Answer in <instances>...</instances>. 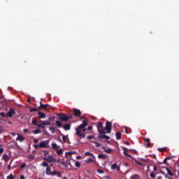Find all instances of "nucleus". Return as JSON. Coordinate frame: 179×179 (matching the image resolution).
<instances>
[{"label": "nucleus", "instance_id": "ea45409f", "mask_svg": "<svg viewBox=\"0 0 179 179\" xmlns=\"http://www.w3.org/2000/svg\"><path fill=\"white\" fill-rule=\"evenodd\" d=\"M0 115L2 118H5V117H6V115L3 112L0 113Z\"/></svg>", "mask_w": 179, "mask_h": 179}, {"label": "nucleus", "instance_id": "dca6fc26", "mask_svg": "<svg viewBox=\"0 0 179 179\" xmlns=\"http://www.w3.org/2000/svg\"><path fill=\"white\" fill-rule=\"evenodd\" d=\"M3 159L4 160V162H9V160H10V157H9V155L4 154L3 155Z\"/></svg>", "mask_w": 179, "mask_h": 179}, {"label": "nucleus", "instance_id": "20e7f679", "mask_svg": "<svg viewBox=\"0 0 179 179\" xmlns=\"http://www.w3.org/2000/svg\"><path fill=\"white\" fill-rule=\"evenodd\" d=\"M41 166L43 167H46L45 173L47 176H51V167L48 166V163H47V162H43Z\"/></svg>", "mask_w": 179, "mask_h": 179}, {"label": "nucleus", "instance_id": "0eeeda50", "mask_svg": "<svg viewBox=\"0 0 179 179\" xmlns=\"http://www.w3.org/2000/svg\"><path fill=\"white\" fill-rule=\"evenodd\" d=\"M105 129H106L107 134H111V129H113V124L110 122H106Z\"/></svg>", "mask_w": 179, "mask_h": 179}, {"label": "nucleus", "instance_id": "052dcab7", "mask_svg": "<svg viewBox=\"0 0 179 179\" xmlns=\"http://www.w3.org/2000/svg\"><path fill=\"white\" fill-rule=\"evenodd\" d=\"M153 170L154 171H157V166H154Z\"/></svg>", "mask_w": 179, "mask_h": 179}, {"label": "nucleus", "instance_id": "f3484780", "mask_svg": "<svg viewBox=\"0 0 179 179\" xmlns=\"http://www.w3.org/2000/svg\"><path fill=\"white\" fill-rule=\"evenodd\" d=\"M52 148L55 150H58V149H59V146H58V145H57L55 143H52Z\"/></svg>", "mask_w": 179, "mask_h": 179}, {"label": "nucleus", "instance_id": "79ce46f5", "mask_svg": "<svg viewBox=\"0 0 179 179\" xmlns=\"http://www.w3.org/2000/svg\"><path fill=\"white\" fill-rule=\"evenodd\" d=\"M62 141H64V142H66V136L64 134H62Z\"/></svg>", "mask_w": 179, "mask_h": 179}, {"label": "nucleus", "instance_id": "338daca9", "mask_svg": "<svg viewBox=\"0 0 179 179\" xmlns=\"http://www.w3.org/2000/svg\"><path fill=\"white\" fill-rule=\"evenodd\" d=\"M124 143H125L126 145H129V142H128V141H125Z\"/></svg>", "mask_w": 179, "mask_h": 179}, {"label": "nucleus", "instance_id": "aec40b11", "mask_svg": "<svg viewBox=\"0 0 179 179\" xmlns=\"http://www.w3.org/2000/svg\"><path fill=\"white\" fill-rule=\"evenodd\" d=\"M55 124L57 127H58V128H62V122H61L60 121L56 120Z\"/></svg>", "mask_w": 179, "mask_h": 179}, {"label": "nucleus", "instance_id": "680f3d73", "mask_svg": "<svg viewBox=\"0 0 179 179\" xmlns=\"http://www.w3.org/2000/svg\"><path fill=\"white\" fill-rule=\"evenodd\" d=\"M20 179H25L24 176L21 175Z\"/></svg>", "mask_w": 179, "mask_h": 179}, {"label": "nucleus", "instance_id": "c85d7f7f", "mask_svg": "<svg viewBox=\"0 0 179 179\" xmlns=\"http://www.w3.org/2000/svg\"><path fill=\"white\" fill-rule=\"evenodd\" d=\"M93 143H94L95 146H96V148H100V146H101V145H100V143H97L96 141H92Z\"/></svg>", "mask_w": 179, "mask_h": 179}, {"label": "nucleus", "instance_id": "2eb2a0df", "mask_svg": "<svg viewBox=\"0 0 179 179\" xmlns=\"http://www.w3.org/2000/svg\"><path fill=\"white\" fill-rule=\"evenodd\" d=\"M17 138H16V141H19L20 142H23L24 141V137L22 136L21 134H17Z\"/></svg>", "mask_w": 179, "mask_h": 179}, {"label": "nucleus", "instance_id": "6ab92c4d", "mask_svg": "<svg viewBox=\"0 0 179 179\" xmlns=\"http://www.w3.org/2000/svg\"><path fill=\"white\" fill-rule=\"evenodd\" d=\"M40 108H43V110H45V108H47V107H48V103L47 104H43V103H40Z\"/></svg>", "mask_w": 179, "mask_h": 179}, {"label": "nucleus", "instance_id": "f8f14e48", "mask_svg": "<svg viewBox=\"0 0 179 179\" xmlns=\"http://www.w3.org/2000/svg\"><path fill=\"white\" fill-rule=\"evenodd\" d=\"M98 138L99 139H106V141H108V139H110V136H107V135H105L103 134H101Z\"/></svg>", "mask_w": 179, "mask_h": 179}, {"label": "nucleus", "instance_id": "58836bf2", "mask_svg": "<svg viewBox=\"0 0 179 179\" xmlns=\"http://www.w3.org/2000/svg\"><path fill=\"white\" fill-rule=\"evenodd\" d=\"M87 139H89V140H90V139H94V136H93V135L87 136Z\"/></svg>", "mask_w": 179, "mask_h": 179}, {"label": "nucleus", "instance_id": "3c124183", "mask_svg": "<svg viewBox=\"0 0 179 179\" xmlns=\"http://www.w3.org/2000/svg\"><path fill=\"white\" fill-rule=\"evenodd\" d=\"M34 148H35L36 149H38V148H40V145L34 144Z\"/></svg>", "mask_w": 179, "mask_h": 179}, {"label": "nucleus", "instance_id": "4c0bfd02", "mask_svg": "<svg viewBox=\"0 0 179 179\" xmlns=\"http://www.w3.org/2000/svg\"><path fill=\"white\" fill-rule=\"evenodd\" d=\"M68 155H69L70 156H72V155H73V152H66V157H68Z\"/></svg>", "mask_w": 179, "mask_h": 179}, {"label": "nucleus", "instance_id": "b1692460", "mask_svg": "<svg viewBox=\"0 0 179 179\" xmlns=\"http://www.w3.org/2000/svg\"><path fill=\"white\" fill-rule=\"evenodd\" d=\"M98 159H103L105 160L106 159V155L105 154H99L98 155Z\"/></svg>", "mask_w": 179, "mask_h": 179}, {"label": "nucleus", "instance_id": "a19ab883", "mask_svg": "<svg viewBox=\"0 0 179 179\" xmlns=\"http://www.w3.org/2000/svg\"><path fill=\"white\" fill-rule=\"evenodd\" d=\"M76 167H80V162H76L75 164Z\"/></svg>", "mask_w": 179, "mask_h": 179}, {"label": "nucleus", "instance_id": "6e6552de", "mask_svg": "<svg viewBox=\"0 0 179 179\" xmlns=\"http://www.w3.org/2000/svg\"><path fill=\"white\" fill-rule=\"evenodd\" d=\"M15 114H16V112L15 111V110H13V108H10L6 115H7V117H13V115H15Z\"/></svg>", "mask_w": 179, "mask_h": 179}, {"label": "nucleus", "instance_id": "7ed1b4c3", "mask_svg": "<svg viewBox=\"0 0 179 179\" xmlns=\"http://www.w3.org/2000/svg\"><path fill=\"white\" fill-rule=\"evenodd\" d=\"M59 121H64L65 122H68L71 118H72L71 116H68L65 113H60L59 114Z\"/></svg>", "mask_w": 179, "mask_h": 179}, {"label": "nucleus", "instance_id": "49530a36", "mask_svg": "<svg viewBox=\"0 0 179 179\" xmlns=\"http://www.w3.org/2000/svg\"><path fill=\"white\" fill-rule=\"evenodd\" d=\"M7 179H15L13 178V175L10 174V176H7Z\"/></svg>", "mask_w": 179, "mask_h": 179}, {"label": "nucleus", "instance_id": "7c9ffc66", "mask_svg": "<svg viewBox=\"0 0 179 179\" xmlns=\"http://www.w3.org/2000/svg\"><path fill=\"white\" fill-rule=\"evenodd\" d=\"M57 154L59 156L62 155V149H59L57 150Z\"/></svg>", "mask_w": 179, "mask_h": 179}, {"label": "nucleus", "instance_id": "c9c22d12", "mask_svg": "<svg viewBox=\"0 0 179 179\" xmlns=\"http://www.w3.org/2000/svg\"><path fill=\"white\" fill-rule=\"evenodd\" d=\"M29 111H30V113H34L36 111H38V109L34 108L30 109Z\"/></svg>", "mask_w": 179, "mask_h": 179}, {"label": "nucleus", "instance_id": "774afa93", "mask_svg": "<svg viewBox=\"0 0 179 179\" xmlns=\"http://www.w3.org/2000/svg\"><path fill=\"white\" fill-rule=\"evenodd\" d=\"M7 169H8V170H10V164L8 165Z\"/></svg>", "mask_w": 179, "mask_h": 179}, {"label": "nucleus", "instance_id": "2f4dec72", "mask_svg": "<svg viewBox=\"0 0 179 179\" xmlns=\"http://www.w3.org/2000/svg\"><path fill=\"white\" fill-rule=\"evenodd\" d=\"M43 124L45 125H51V122H50V121H47V120H44Z\"/></svg>", "mask_w": 179, "mask_h": 179}, {"label": "nucleus", "instance_id": "8fccbe9b", "mask_svg": "<svg viewBox=\"0 0 179 179\" xmlns=\"http://www.w3.org/2000/svg\"><path fill=\"white\" fill-rule=\"evenodd\" d=\"M3 132V127L0 126V134H2Z\"/></svg>", "mask_w": 179, "mask_h": 179}, {"label": "nucleus", "instance_id": "09e8293b", "mask_svg": "<svg viewBox=\"0 0 179 179\" xmlns=\"http://www.w3.org/2000/svg\"><path fill=\"white\" fill-rule=\"evenodd\" d=\"M150 176L151 178H155V177H156V175L153 173H151Z\"/></svg>", "mask_w": 179, "mask_h": 179}, {"label": "nucleus", "instance_id": "603ef678", "mask_svg": "<svg viewBox=\"0 0 179 179\" xmlns=\"http://www.w3.org/2000/svg\"><path fill=\"white\" fill-rule=\"evenodd\" d=\"M162 176H164L165 178H169V174H166V173L164 172V174Z\"/></svg>", "mask_w": 179, "mask_h": 179}, {"label": "nucleus", "instance_id": "0e129e2a", "mask_svg": "<svg viewBox=\"0 0 179 179\" xmlns=\"http://www.w3.org/2000/svg\"><path fill=\"white\" fill-rule=\"evenodd\" d=\"M29 159H34V155H29Z\"/></svg>", "mask_w": 179, "mask_h": 179}, {"label": "nucleus", "instance_id": "de8ad7c7", "mask_svg": "<svg viewBox=\"0 0 179 179\" xmlns=\"http://www.w3.org/2000/svg\"><path fill=\"white\" fill-rule=\"evenodd\" d=\"M43 152H44V156H48L50 153L48 151H45V150H44Z\"/></svg>", "mask_w": 179, "mask_h": 179}, {"label": "nucleus", "instance_id": "cd10ccee", "mask_svg": "<svg viewBox=\"0 0 179 179\" xmlns=\"http://www.w3.org/2000/svg\"><path fill=\"white\" fill-rule=\"evenodd\" d=\"M50 131L52 133V134H55V127H50L49 128Z\"/></svg>", "mask_w": 179, "mask_h": 179}, {"label": "nucleus", "instance_id": "c756f323", "mask_svg": "<svg viewBox=\"0 0 179 179\" xmlns=\"http://www.w3.org/2000/svg\"><path fill=\"white\" fill-rule=\"evenodd\" d=\"M117 169V164H113L111 165V170H115Z\"/></svg>", "mask_w": 179, "mask_h": 179}, {"label": "nucleus", "instance_id": "a878e982", "mask_svg": "<svg viewBox=\"0 0 179 179\" xmlns=\"http://www.w3.org/2000/svg\"><path fill=\"white\" fill-rule=\"evenodd\" d=\"M85 156H92V157H94V155H93L92 153H91L90 152H86L85 153Z\"/></svg>", "mask_w": 179, "mask_h": 179}, {"label": "nucleus", "instance_id": "4468645a", "mask_svg": "<svg viewBox=\"0 0 179 179\" xmlns=\"http://www.w3.org/2000/svg\"><path fill=\"white\" fill-rule=\"evenodd\" d=\"M63 129L64 131H69L71 130V124H66L63 126Z\"/></svg>", "mask_w": 179, "mask_h": 179}, {"label": "nucleus", "instance_id": "1a4fd4ad", "mask_svg": "<svg viewBox=\"0 0 179 179\" xmlns=\"http://www.w3.org/2000/svg\"><path fill=\"white\" fill-rule=\"evenodd\" d=\"M45 117H47V115H45V113H43V112H38V118H39L40 120H44L45 118Z\"/></svg>", "mask_w": 179, "mask_h": 179}, {"label": "nucleus", "instance_id": "69168bd1", "mask_svg": "<svg viewBox=\"0 0 179 179\" xmlns=\"http://www.w3.org/2000/svg\"><path fill=\"white\" fill-rule=\"evenodd\" d=\"M57 174V177H61V173L58 172Z\"/></svg>", "mask_w": 179, "mask_h": 179}, {"label": "nucleus", "instance_id": "6e6d98bb", "mask_svg": "<svg viewBox=\"0 0 179 179\" xmlns=\"http://www.w3.org/2000/svg\"><path fill=\"white\" fill-rule=\"evenodd\" d=\"M174 156L167 157L166 159L168 160H171V159H173Z\"/></svg>", "mask_w": 179, "mask_h": 179}, {"label": "nucleus", "instance_id": "f704fd0d", "mask_svg": "<svg viewBox=\"0 0 179 179\" xmlns=\"http://www.w3.org/2000/svg\"><path fill=\"white\" fill-rule=\"evenodd\" d=\"M32 124H33V125H35L36 127H37V125H38V124H37V121L35 119H33Z\"/></svg>", "mask_w": 179, "mask_h": 179}, {"label": "nucleus", "instance_id": "c03bdc74", "mask_svg": "<svg viewBox=\"0 0 179 179\" xmlns=\"http://www.w3.org/2000/svg\"><path fill=\"white\" fill-rule=\"evenodd\" d=\"M58 174V172H57V171H52V173H51V176H57Z\"/></svg>", "mask_w": 179, "mask_h": 179}, {"label": "nucleus", "instance_id": "e2e57ef3", "mask_svg": "<svg viewBox=\"0 0 179 179\" xmlns=\"http://www.w3.org/2000/svg\"><path fill=\"white\" fill-rule=\"evenodd\" d=\"M23 131L25 132V134H26V133L29 132V129H25L23 130Z\"/></svg>", "mask_w": 179, "mask_h": 179}, {"label": "nucleus", "instance_id": "ddd939ff", "mask_svg": "<svg viewBox=\"0 0 179 179\" xmlns=\"http://www.w3.org/2000/svg\"><path fill=\"white\" fill-rule=\"evenodd\" d=\"M123 153L124 155V156H127L128 157H130L131 159H132V156H131V155L128 154V150L127 149V148L124 147L123 148Z\"/></svg>", "mask_w": 179, "mask_h": 179}, {"label": "nucleus", "instance_id": "37998d69", "mask_svg": "<svg viewBox=\"0 0 179 179\" xmlns=\"http://www.w3.org/2000/svg\"><path fill=\"white\" fill-rule=\"evenodd\" d=\"M24 167H26V164H25L24 163H23V164L20 166V170H22V169H24Z\"/></svg>", "mask_w": 179, "mask_h": 179}, {"label": "nucleus", "instance_id": "a18cd8bd", "mask_svg": "<svg viewBox=\"0 0 179 179\" xmlns=\"http://www.w3.org/2000/svg\"><path fill=\"white\" fill-rule=\"evenodd\" d=\"M167 160H169L167 158H165L163 161V163H161V164H167Z\"/></svg>", "mask_w": 179, "mask_h": 179}, {"label": "nucleus", "instance_id": "473e14b6", "mask_svg": "<svg viewBox=\"0 0 179 179\" xmlns=\"http://www.w3.org/2000/svg\"><path fill=\"white\" fill-rule=\"evenodd\" d=\"M105 152L106 153H113V150L111 148H108L107 150H105Z\"/></svg>", "mask_w": 179, "mask_h": 179}, {"label": "nucleus", "instance_id": "72a5a7b5", "mask_svg": "<svg viewBox=\"0 0 179 179\" xmlns=\"http://www.w3.org/2000/svg\"><path fill=\"white\" fill-rule=\"evenodd\" d=\"M94 161L92 158H88L87 160H86L87 163H93Z\"/></svg>", "mask_w": 179, "mask_h": 179}, {"label": "nucleus", "instance_id": "bb28decb", "mask_svg": "<svg viewBox=\"0 0 179 179\" xmlns=\"http://www.w3.org/2000/svg\"><path fill=\"white\" fill-rule=\"evenodd\" d=\"M138 177H139V175H138V174H134V175H132V176L130 177V178H131V179H137Z\"/></svg>", "mask_w": 179, "mask_h": 179}, {"label": "nucleus", "instance_id": "4be33fe9", "mask_svg": "<svg viewBox=\"0 0 179 179\" xmlns=\"http://www.w3.org/2000/svg\"><path fill=\"white\" fill-rule=\"evenodd\" d=\"M32 134H34V135H37V134H41V131H40V129L33 130Z\"/></svg>", "mask_w": 179, "mask_h": 179}, {"label": "nucleus", "instance_id": "423d86ee", "mask_svg": "<svg viewBox=\"0 0 179 179\" xmlns=\"http://www.w3.org/2000/svg\"><path fill=\"white\" fill-rule=\"evenodd\" d=\"M43 160H45V162H48L49 163H55L57 162V159L52 155H48V157H43Z\"/></svg>", "mask_w": 179, "mask_h": 179}, {"label": "nucleus", "instance_id": "393cba45", "mask_svg": "<svg viewBox=\"0 0 179 179\" xmlns=\"http://www.w3.org/2000/svg\"><path fill=\"white\" fill-rule=\"evenodd\" d=\"M116 139L119 141V139H121V132H117L116 133Z\"/></svg>", "mask_w": 179, "mask_h": 179}, {"label": "nucleus", "instance_id": "bf43d9fd", "mask_svg": "<svg viewBox=\"0 0 179 179\" xmlns=\"http://www.w3.org/2000/svg\"><path fill=\"white\" fill-rule=\"evenodd\" d=\"M60 164H61L62 166H65V162H60Z\"/></svg>", "mask_w": 179, "mask_h": 179}, {"label": "nucleus", "instance_id": "13d9d810", "mask_svg": "<svg viewBox=\"0 0 179 179\" xmlns=\"http://www.w3.org/2000/svg\"><path fill=\"white\" fill-rule=\"evenodd\" d=\"M76 159H77V160H80V159H82V157H80V156H77V157H76Z\"/></svg>", "mask_w": 179, "mask_h": 179}, {"label": "nucleus", "instance_id": "412c9836", "mask_svg": "<svg viewBox=\"0 0 179 179\" xmlns=\"http://www.w3.org/2000/svg\"><path fill=\"white\" fill-rule=\"evenodd\" d=\"M164 169H166L169 176H171V177H173V176H174L173 172H171V171H170V169H169V168L165 167Z\"/></svg>", "mask_w": 179, "mask_h": 179}, {"label": "nucleus", "instance_id": "5fc2aeb1", "mask_svg": "<svg viewBox=\"0 0 179 179\" xmlns=\"http://www.w3.org/2000/svg\"><path fill=\"white\" fill-rule=\"evenodd\" d=\"M3 153V148H0V155H2Z\"/></svg>", "mask_w": 179, "mask_h": 179}, {"label": "nucleus", "instance_id": "864d4df0", "mask_svg": "<svg viewBox=\"0 0 179 179\" xmlns=\"http://www.w3.org/2000/svg\"><path fill=\"white\" fill-rule=\"evenodd\" d=\"M33 142L34 143H38V140L35 138L33 140Z\"/></svg>", "mask_w": 179, "mask_h": 179}, {"label": "nucleus", "instance_id": "9b49d317", "mask_svg": "<svg viewBox=\"0 0 179 179\" xmlns=\"http://www.w3.org/2000/svg\"><path fill=\"white\" fill-rule=\"evenodd\" d=\"M144 142L145 144V148H150L152 144L150 143V138H145Z\"/></svg>", "mask_w": 179, "mask_h": 179}, {"label": "nucleus", "instance_id": "a211bd4d", "mask_svg": "<svg viewBox=\"0 0 179 179\" xmlns=\"http://www.w3.org/2000/svg\"><path fill=\"white\" fill-rule=\"evenodd\" d=\"M36 127L38 128H42V129H45V124H44V122L36 124Z\"/></svg>", "mask_w": 179, "mask_h": 179}, {"label": "nucleus", "instance_id": "39448f33", "mask_svg": "<svg viewBox=\"0 0 179 179\" xmlns=\"http://www.w3.org/2000/svg\"><path fill=\"white\" fill-rule=\"evenodd\" d=\"M39 148H50V140L42 141L39 143Z\"/></svg>", "mask_w": 179, "mask_h": 179}, {"label": "nucleus", "instance_id": "e433bc0d", "mask_svg": "<svg viewBox=\"0 0 179 179\" xmlns=\"http://www.w3.org/2000/svg\"><path fill=\"white\" fill-rule=\"evenodd\" d=\"M96 171L99 174H104V171L103 170L97 169Z\"/></svg>", "mask_w": 179, "mask_h": 179}, {"label": "nucleus", "instance_id": "f257e3e1", "mask_svg": "<svg viewBox=\"0 0 179 179\" xmlns=\"http://www.w3.org/2000/svg\"><path fill=\"white\" fill-rule=\"evenodd\" d=\"M85 127H87V120H83V124H81L80 125L78 126L77 128H76V134L80 139H83V138L86 136V134L82 132H86V131H92V129H93V127L92 126H89L87 129H85Z\"/></svg>", "mask_w": 179, "mask_h": 179}, {"label": "nucleus", "instance_id": "4d7b16f0", "mask_svg": "<svg viewBox=\"0 0 179 179\" xmlns=\"http://www.w3.org/2000/svg\"><path fill=\"white\" fill-rule=\"evenodd\" d=\"M55 119V116H52V117H49L50 121H51V120L54 121Z\"/></svg>", "mask_w": 179, "mask_h": 179}, {"label": "nucleus", "instance_id": "f03ea898", "mask_svg": "<svg viewBox=\"0 0 179 179\" xmlns=\"http://www.w3.org/2000/svg\"><path fill=\"white\" fill-rule=\"evenodd\" d=\"M99 134H106V129L103 128V122H99L96 125Z\"/></svg>", "mask_w": 179, "mask_h": 179}, {"label": "nucleus", "instance_id": "5701e85b", "mask_svg": "<svg viewBox=\"0 0 179 179\" xmlns=\"http://www.w3.org/2000/svg\"><path fill=\"white\" fill-rule=\"evenodd\" d=\"M159 152H167V148L164 147L162 148H158L157 149Z\"/></svg>", "mask_w": 179, "mask_h": 179}, {"label": "nucleus", "instance_id": "9d476101", "mask_svg": "<svg viewBox=\"0 0 179 179\" xmlns=\"http://www.w3.org/2000/svg\"><path fill=\"white\" fill-rule=\"evenodd\" d=\"M73 112H74V115L76 117H80V115H82V112H80V110L79 109L74 108Z\"/></svg>", "mask_w": 179, "mask_h": 179}]
</instances>
